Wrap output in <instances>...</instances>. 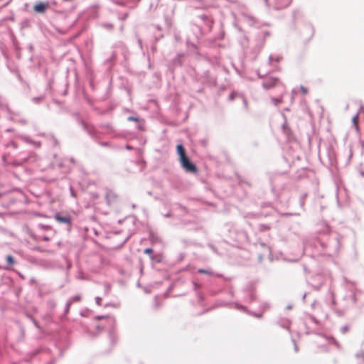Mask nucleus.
I'll return each mask as SVG.
<instances>
[{
  "label": "nucleus",
  "mask_w": 364,
  "mask_h": 364,
  "mask_svg": "<svg viewBox=\"0 0 364 364\" xmlns=\"http://www.w3.org/2000/svg\"><path fill=\"white\" fill-rule=\"evenodd\" d=\"M177 153L182 168L188 173H196L198 171L196 166L193 164L186 156V151L181 144L176 146Z\"/></svg>",
  "instance_id": "1"
},
{
  "label": "nucleus",
  "mask_w": 364,
  "mask_h": 364,
  "mask_svg": "<svg viewBox=\"0 0 364 364\" xmlns=\"http://www.w3.org/2000/svg\"><path fill=\"white\" fill-rule=\"evenodd\" d=\"M262 86L264 89L269 90L275 87L282 86L284 89V85L281 82L279 78L268 77L264 79L262 82Z\"/></svg>",
  "instance_id": "2"
},
{
  "label": "nucleus",
  "mask_w": 364,
  "mask_h": 364,
  "mask_svg": "<svg viewBox=\"0 0 364 364\" xmlns=\"http://www.w3.org/2000/svg\"><path fill=\"white\" fill-rule=\"evenodd\" d=\"M48 8V3L38 2L33 7V10L36 13H44Z\"/></svg>",
  "instance_id": "3"
},
{
  "label": "nucleus",
  "mask_w": 364,
  "mask_h": 364,
  "mask_svg": "<svg viewBox=\"0 0 364 364\" xmlns=\"http://www.w3.org/2000/svg\"><path fill=\"white\" fill-rule=\"evenodd\" d=\"M55 219L60 223H65L68 225L71 224V218L69 216H63L59 214L55 215Z\"/></svg>",
  "instance_id": "4"
},
{
  "label": "nucleus",
  "mask_w": 364,
  "mask_h": 364,
  "mask_svg": "<svg viewBox=\"0 0 364 364\" xmlns=\"http://www.w3.org/2000/svg\"><path fill=\"white\" fill-rule=\"evenodd\" d=\"M198 272L200 274H205L209 276L213 275V272L210 270L203 269H199L198 270Z\"/></svg>",
  "instance_id": "5"
},
{
  "label": "nucleus",
  "mask_w": 364,
  "mask_h": 364,
  "mask_svg": "<svg viewBox=\"0 0 364 364\" xmlns=\"http://www.w3.org/2000/svg\"><path fill=\"white\" fill-rule=\"evenodd\" d=\"M6 261L9 265H12L14 263V257L11 255H8L6 257Z\"/></svg>",
  "instance_id": "6"
},
{
  "label": "nucleus",
  "mask_w": 364,
  "mask_h": 364,
  "mask_svg": "<svg viewBox=\"0 0 364 364\" xmlns=\"http://www.w3.org/2000/svg\"><path fill=\"white\" fill-rule=\"evenodd\" d=\"M357 119H358V117L357 116H355L353 117L352 119V122L356 130L358 129V122H357Z\"/></svg>",
  "instance_id": "7"
},
{
  "label": "nucleus",
  "mask_w": 364,
  "mask_h": 364,
  "mask_svg": "<svg viewBox=\"0 0 364 364\" xmlns=\"http://www.w3.org/2000/svg\"><path fill=\"white\" fill-rule=\"evenodd\" d=\"M300 90H301V92H302V94H304V95H307L309 92L308 89L303 85L300 86Z\"/></svg>",
  "instance_id": "8"
},
{
  "label": "nucleus",
  "mask_w": 364,
  "mask_h": 364,
  "mask_svg": "<svg viewBox=\"0 0 364 364\" xmlns=\"http://www.w3.org/2000/svg\"><path fill=\"white\" fill-rule=\"evenodd\" d=\"M357 358L360 359L361 360H363L364 362V351H361L360 352L358 355H357Z\"/></svg>",
  "instance_id": "9"
},
{
  "label": "nucleus",
  "mask_w": 364,
  "mask_h": 364,
  "mask_svg": "<svg viewBox=\"0 0 364 364\" xmlns=\"http://www.w3.org/2000/svg\"><path fill=\"white\" fill-rule=\"evenodd\" d=\"M80 300H81V297L80 296H75L71 299V301H73V302L80 301Z\"/></svg>",
  "instance_id": "10"
},
{
  "label": "nucleus",
  "mask_w": 364,
  "mask_h": 364,
  "mask_svg": "<svg viewBox=\"0 0 364 364\" xmlns=\"http://www.w3.org/2000/svg\"><path fill=\"white\" fill-rule=\"evenodd\" d=\"M144 252L147 255H150L153 252V250L151 248H146L144 250Z\"/></svg>",
  "instance_id": "11"
},
{
  "label": "nucleus",
  "mask_w": 364,
  "mask_h": 364,
  "mask_svg": "<svg viewBox=\"0 0 364 364\" xmlns=\"http://www.w3.org/2000/svg\"><path fill=\"white\" fill-rule=\"evenodd\" d=\"M272 100L274 101V103L276 105H279L282 102V100H280V99H273Z\"/></svg>",
  "instance_id": "12"
},
{
  "label": "nucleus",
  "mask_w": 364,
  "mask_h": 364,
  "mask_svg": "<svg viewBox=\"0 0 364 364\" xmlns=\"http://www.w3.org/2000/svg\"><path fill=\"white\" fill-rule=\"evenodd\" d=\"M101 301H102V299L100 297H97L96 298V303L98 304V305H101Z\"/></svg>",
  "instance_id": "13"
},
{
  "label": "nucleus",
  "mask_w": 364,
  "mask_h": 364,
  "mask_svg": "<svg viewBox=\"0 0 364 364\" xmlns=\"http://www.w3.org/2000/svg\"><path fill=\"white\" fill-rule=\"evenodd\" d=\"M128 119L130 120V121H134V122H137L138 121V119L136 118V117H129L128 118Z\"/></svg>",
  "instance_id": "14"
},
{
  "label": "nucleus",
  "mask_w": 364,
  "mask_h": 364,
  "mask_svg": "<svg viewBox=\"0 0 364 364\" xmlns=\"http://www.w3.org/2000/svg\"><path fill=\"white\" fill-rule=\"evenodd\" d=\"M106 317H107V316H97V319H102V318H106Z\"/></svg>",
  "instance_id": "15"
},
{
  "label": "nucleus",
  "mask_w": 364,
  "mask_h": 364,
  "mask_svg": "<svg viewBox=\"0 0 364 364\" xmlns=\"http://www.w3.org/2000/svg\"><path fill=\"white\" fill-rule=\"evenodd\" d=\"M45 240H48V237H44L43 238Z\"/></svg>",
  "instance_id": "16"
}]
</instances>
